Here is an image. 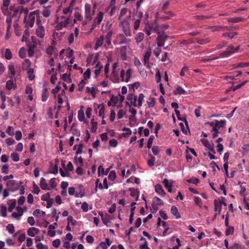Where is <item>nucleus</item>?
I'll return each mask as SVG.
<instances>
[{"instance_id": "nucleus-1", "label": "nucleus", "mask_w": 249, "mask_h": 249, "mask_svg": "<svg viewBox=\"0 0 249 249\" xmlns=\"http://www.w3.org/2000/svg\"><path fill=\"white\" fill-rule=\"evenodd\" d=\"M22 183V181H20L19 184L14 180H9L7 182L6 186L7 187L9 191L13 192L18 190L19 188L20 185Z\"/></svg>"}, {"instance_id": "nucleus-2", "label": "nucleus", "mask_w": 249, "mask_h": 249, "mask_svg": "<svg viewBox=\"0 0 249 249\" xmlns=\"http://www.w3.org/2000/svg\"><path fill=\"white\" fill-rule=\"evenodd\" d=\"M104 17V13L102 12H99L95 19L93 20V22L91 25V30H93L95 27L101 24Z\"/></svg>"}, {"instance_id": "nucleus-3", "label": "nucleus", "mask_w": 249, "mask_h": 249, "mask_svg": "<svg viewBox=\"0 0 249 249\" xmlns=\"http://www.w3.org/2000/svg\"><path fill=\"white\" fill-rule=\"evenodd\" d=\"M127 100L128 102H126V105H128L129 106L137 107V96L136 95L132 93L129 94L127 96Z\"/></svg>"}, {"instance_id": "nucleus-4", "label": "nucleus", "mask_w": 249, "mask_h": 249, "mask_svg": "<svg viewBox=\"0 0 249 249\" xmlns=\"http://www.w3.org/2000/svg\"><path fill=\"white\" fill-rule=\"evenodd\" d=\"M226 124L225 120H221V121H215V124L214 125V123L213 122H211L210 123V125L211 126H213V130H217L218 131V129L220 128H222Z\"/></svg>"}, {"instance_id": "nucleus-5", "label": "nucleus", "mask_w": 249, "mask_h": 249, "mask_svg": "<svg viewBox=\"0 0 249 249\" xmlns=\"http://www.w3.org/2000/svg\"><path fill=\"white\" fill-rule=\"evenodd\" d=\"M85 18L88 20H91L92 19V15L91 14V8L89 4L86 3L85 4Z\"/></svg>"}, {"instance_id": "nucleus-6", "label": "nucleus", "mask_w": 249, "mask_h": 249, "mask_svg": "<svg viewBox=\"0 0 249 249\" xmlns=\"http://www.w3.org/2000/svg\"><path fill=\"white\" fill-rule=\"evenodd\" d=\"M123 32L125 36H131V32L129 27V24L127 21H124L123 23Z\"/></svg>"}, {"instance_id": "nucleus-7", "label": "nucleus", "mask_w": 249, "mask_h": 249, "mask_svg": "<svg viewBox=\"0 0 249 249\" xmlns=\"http://www.w3.org/2000/svg\"><path fill=\"white\" fill-rule=\"evenodd\" d=\"M34 13L35 12H33L30 14L29 16V20L27 22L26 26H28L30 28L33 27L35 21V14Z\"/></svg>"}, {"instance_id": "nucleus-8", "label": "nucleus", "mask_w": 249, "mask_h": 249, "mask_svg": "<svg viewBox=\"0 0 249 249\" xmlns=\"http://www.w3.org/2000/svg\"><path fill=\"white\" fill-rule=\"evenodd\" d=\"M234 53L233 46L231 45L228 47L225 51L223 53H221L220 54V57H227L230 55Z\"/></svg>"}, {"instance_id": "nucleus-9", "label": "nucleus", "mask_w": 249, "mask_h": 249, "mask_svg": "<svg viewBox=\"0 0 249 249\" xmlns=\"http://www.w3.org/2000/svg\"><path fill=\"white\" fill-rule=\"evenodd\" d=\"M214 211L216 212L213 215V219L216 218L217 214L219 215L221 212V206H220V202L217 201L216 199L214 200Z\"/></svg>"}, {"instance_id": "nucleus-10", "label": "nucleus", "mask_w": 249, "mask_h": 249, "mask_svg": "<svg viewBox=\"0 0 249 249\" xmlns=\"http://www.w3.org/2000/svg\"><path fill=\"white\" fill-rule=\"evenodd\" d=\"M13 17H15L17 16V14L18 13H19V14H21L22 12H24L25 13L27 14L28 12V9L27 8L24 9L23 6H18L16 7L15 8V10L13 11Z\"/></svg>"}, {"instance_id": "nucleus-11", "label": "nucleus", "mask_w": 249, "mask_h": 249, "mask_svg": "<svg viewBox=\"0 0 249 249\" xmlns=\"http://www.w3.org/2000/svg\"><path fill=\"white\" fill-rule=\"evenodd\" d=\"M155 189L156 192L159 195H160L161 196H165V192L163 189L161 185L160 184L156 185Z\"/></svg>"}, {"instance_id": "nucleus-12", "label": "nucleus", "mask_w": 249, "mask_h": 249, "mask_svg": "<svg viewBox=\"0 0 249 249\" xmlns=\"http://www.w3.org/2000/svg\"><path fill=\"white\" fill-rule=\"evenodd\" d=\"M39 232V230L35 227L30 228L27 230V234L31 237H34L36 234Z\"/></svg>"}, {"instance_id": "nucleus-13", "label": "nucleus", "mask_w": 249, "mask_h": 249, "mask_svg": "<svg viewBox=\"0 0 249 249\" xmlns=\"http://www.w3.org/2000/svg\"><path fill=\"white\" fill-rule=\"evenodd\" d=\"M69 22L70 18H67L64 21H62L61 22H59L57 24V27L58 29L61 30L62 27H67L68 25L69 24Z\"/></svg>"}, {"instance_id": "nucleus-14", "label": "nucleus", "mask_w": 249, "mask_h": 249, "mask_svg": "<svg viewBox=\"0 0 249 249\" xmlns=\"http://www.w3.org/2000/svg\"><path fill=\"white\" fill-rule=\"evenodd\" d=\"M36 35L40 38H43L44 36V29L42 26H40L37 28Z\"/></svg>"}, {"instance_id": "nucleus-15", "label": "nucleus", "mask_w": 249, "mask_h": 249, "mask_svg": "<svg viewBox=\"0 0 249 249\" xmlns=\"http://www.w3.org/2000/svg\"><path fill=\"white\" fill-rule=\"evenodd\" d=\"M105 40L104 36H101L97 39L96 42L95 49L97 50L99 47L102 46Z\"/></svg>"}, {"instance_id": "nucleus-16", "label": "nucleus", "mask_w": 249, "mask_h": 249, "mask_svg": "<svg viewBox=\"0 0 249 249\" xmlns=\"http://www.w3.org/2000/svg\"><path fill=\"white\" fill-rule=\"evenodd\" d=\"M129 190L131 192L130 195L132 197H136L135 200L138 201L139 197V192L137 189L133 188H129Z\"/></svg>"}, {"instance_id": "nucleus-17", "label": "nucleus", "mask_w": 249, "mask_h": 249, "mask_svg": "<svg viewBox=\"0 0 249 249\" xmlns=\"http://www.w3.org/2000/svg\"><path fill=\"white\" fill-rule=\"evenodd\" d=\"M16 204V199L9 200L7 201V204L9 205L8 210L9 212H12L13 209L15 207Z\"/></svg>"}, {"instance_id": "nucleus-18", "label": "nucleus", "mask_w": 249, "mask_h": 249, "mask_svg": "<svg viewBox=\"0 0 249 249\" xmlns=\"http://www.w3.org/2000/svg\"><path fill=\"white\" fill-rule=\"evenodd\" d=\"M171 213L175 216L176 218L178 219L180 217V215L178 211V209L175 206H173L171 207Z\"/></svg>"}, {"instance_id": "nucleus-19", "label": "nucleus", "mask_w": 249, "mask_h": 249, "mask_svg": "<svg viewBox=\"0 0 249 249\" xmlns=\"http://www.w3.org/2000/svg\"><path fill=\"white\" fill-rule=\"evenodd\" d=\"M173 93L174 95L183 94L186 93V91L180 86H177Z\"/></svg>"}, {"instance_id": "nucleus-20", "label": "nucleus", "mask_w": 249, "mask_h": 249, "mask_svg": "<svg viewBox=\"0 0 249 249\" xmlns=\"http://www.w3.org/2000/svg\"><path fill=\"white\" fill-rule=\"evenodd\" d=\"M102 68L103 66L101 64V63L100 62H98L96 64L95 70L94 71L96 77L99 76Z\"/></svg>"}, {"instance_id": "nucleus-21", "label": "nucleus", "mask_w": 249, "mask_h": 249, "mask_svg": "<svg viewBox=\"0 0 249 249\" xmlns=\"http://www.w3.org/2000/svg\"><path fill=\"white\" fill-rule=\"evenodd\" d=\"M40 186L43 190H50V188L46 183V179L43 178H41L40 179Z\"/></svg>"}, {"instance_id": "nucleus-22", "label": "nucleus", "mask_w": 249, "mask_h": 249, "mask_svg": "<svg viewBox=\"0 0 249 249\" xmlns=\"http://www.w3.org/2000/svg\"><path fill=\"white\" fill-rule=\"evenodd\" d=\"M96 90L97 89L95 87L90 88L89 87H87L86 89V92L90 93L93 98H95L96 96L97 93Z\"/></svg>"}, {"instance_id": "nucleus-23", "label": "nucleus", "mask_w": 249, "mask_h": 249, "mask_svg": "<svg viewBox=\"0 0 249 249\" xmlns=\"http://www.w3.org/2000/svg\"><path fill=\"white\" fill-rule=\"evenodd\" d=\"M237 32H226L222 34V37H228L231 39L233 38L235 36L238 35Z\"/></svg>"}, {"instance_id": "nucleus-24", "label": "nucleus", "mask_w": 249, "mask_h": 249, "mask_svg": "<svg viewBox=\"0 0 249 249\" xmlns=\"http://www.w3.org/2000/svg\"><path fill=\"white\" fill-rule=\"evenodd\" d=\"M144 96V94L142 93H140L138 97L137 98L138 103H137V107L139 108H140L142 106V101L143 100Z\"/></svg>"}, {"instance_id": "nucleus-25", "label": "nucleus", "mask_w": 249, "mask_h": 249, "mask_svg": "<svg viewBox=\"0 0 249 249\" xmlns=\"http://www.w3.org/2000/svg\"><path fill=\"white\" fill-rule=\"evenodd\" d=\"M109 169H107L106 171L104 170L103 165H100L98 168V176H100V172L103 175H107L109 172Z\"/></svg>"}, {"instance_id": "nucleus-26", "label": "nucleus", "mask_w": 249, "mask_h": 249, "mask_svg": "<svg viewBox=\"0 0 249 249\" xmlns=\"http://www.w3.org/2000/svg\"><path fill=\"white\" fill-rule=\"evenodd\" d=\"M90 123L92 125L90 132L92 133L96 132L97 129V122L95 121L94 119L93 118L91 120Z\"/></svg>"}, {"instance_id": "nucleus-27", "label": "nucleus", "mask_w": 249, "mask_h": 249, "mask_svg": "<svg viewBox=\"0 0 249 249\" xmlns=\"http://www.w3.org/2000/svg\"><path fill=\"white\" fill-rule=\"evenodd\" d=\"M8 71L11 74L9 76V78L10 79H13L15 75V69L14 65H9L8 66Z\"/></svg>"}, {"instance_id": "nucleus-28", "label": "nucleus", "mask_w": 249, "mask_h": 249, "mask_svg": "<svg viewBox=\"0 0 249 249\" xmlns=\"http://www.w3.org/2000/svg\"><path fill=\"white\" fill-rule=\"evenodd\" d=\"M151 54V52L150 50L146 51L144 56V65H146L149 63V59Z\"/></svg>"}, {"instance_id": "nucleus-29", "label": "nucleus", "mask_w": 249, "mask_h": 249, "mask_svg": "<svg viewBox=\"0 0 249 249\" xmlns=\"http://www.w3.org/2000/svg\"><path fill=\"white\" fill-rule=\"evenodd\" d=\"M0 215L4 217L7 216L6 207L2 204L0 205Z\"/></svg>"}, {"instance_id": "nucleus-30", "label": "nucleus", "mask_w": 249, "mask_h": 249, "mask_svg": "<svg viewBox=\"0 0 249 249\" xmlns=\"http://www.w3.org/2000/svg\"><path fill=\"white\" fill-rule=\"evenodd\" d=\"M162 183L164 185L165 187L167 189L169 193H171L172 192V185L171 184H169L168 180L165 178L162 181Z\"/></svg>"}, {"instance_id": "nucleus-31", "label": "nucleus", "mask_w": 249, "mask_h": 249, "mask_svg": "<svg viewBox=\"0 0 249 249\" xmlns=\"http://www.w3.org/2000/svg\"><path fill=\"white\" fill-rule=\"evenodd\" d=\"M119 36L121 37V40L119 42V44H127L130 41V39H127L125 37V35L123 34H121Z\"/></svg>"}, {"instance_id": "nucleus-32", "label": "nucleus", "mask_w": 249, "mask_h": 249, "mask_svg": "<svg viewBox=\"0 0 249 249\" xmlns=\"http://www.w3.org/2000/svg\"><path fill=\"white\" fill-rule=\"evenodd\" d=\"M34 71L32 68H29L27 70V73L29 80H33L35 78V75L34 74Z\"/></svg>"}, {"instance_id": "nucleus-33", "label": "nucleus", "mask_w": 249, "mask_h": 249, "mask_svg": "<svg viewBox=\"0 0 249 249\" xmlns=\"http://www.w3.org/2000/svg\"><path fill=\"white\" fill-rule=\"evenodd\" d=\"M249 66V63L240 62L237 64L233 65V68L234 69H237L239 68L247 67Z\"/></svg>"}, {"instance_id": "nucleus-34", "label": "nucleus", "mask_w": 249, "mask_h": 249, "mask_svg": "<svg viewBox=\"0 0 249 249\" xmlns=\"http://www.w3.org/2000/svg\"><path fill=\"white\" fill-rule=\"evenodd\" d=\"M144 34L143 33H142V32H140L139 33L136 37H135V39H136V41L137 42V43H140V42H141L143 38H144Z\"/></svg>"}, {"instance_id": "nucleus-35", "label": "nucleus", "mask_w": 249, "mask_h": 249, "mask_svg": "<svg viewBox=\"0 0 249 249\" xmlns=\"http://www.w3.org/2000/svg\"><path fill=\"white\" fill-rule=\"evenodd\" d=\"M157 34H159L157 37V40H160L165 42L168 38V36L166 35L164 33L161 34H159V33H157Z\"/></svg>"}, {"instance_id": "nucleus-36", "label": "nucleus", "mask_w": 249, "mask_h": 249, "mask_svg": "<svg viewBox=\"0 0 249 249\" xmlns=\"http://www.w3.org/2000/svg\"><path fill=\"white\" fill-rule=\"evenodd\" d=\"M201 142L202 144L209 149L211 146L214 145L213 143H211L207 139H202Z\"/></svg>"}, {"instance_id": "nucleus-37", "label": "nucleus", "mask_w": 249, "mask_h": 249, "mask_svg": "<svg viewBox=\"0 0 249 249\" xmlns=\"http://www.w3.org/2000/svg\"><path fill=\"white\" fill-rule=\"evenodd\" d=\"M4 57L7 60H10L12 58V54L9 49H6L4 53Z\"/></svg>"}, {"instance_id": "nucleus-38", "label": "nucleus", "mask_w": 249, "mask_h": 249, "mask_svg": "<svg viewBox=\"0 0 249 249\" xmlns=\"http://www.w3.org/2000/svg\"><path fill=\"white\" fill-rule=\"evenodd\" d=\"M124 133H123V135L124 137H128L130 136L132 133V131L131 129L127 127H124L123 129Z\"/></svg>"}, {"instance_id": "nucleus-39", "label": "nucleus", "mask_w": 249, "mask_h": 249, "mask_svg": "<svg viewBox=\"0 0 249 249\" xmlns=\"http://www.w3.org/2000/svg\"><path fill=\"white\" fill-rule=\"evenodd\" d=\"M8 80L6 83V88L8 90H11L14 87V82L13 79Z\"/></svg>"}, {"instance_id": "nucleus-40", "label": "nucleus", "mask_w": 249, "mask_h": 249, "mask_svg": "<svg viewBox=\"0 0 249 249\" xmlns=\"http://www.w3.org/2000/svg\"><path fill=\"white\" fill-rule=\"evenodd\" d=\"M153 202L155 203H156L158 205L161 206L164 205L163 201L157 196L154 197Z\"/></svg>"}, {"instance_id": "nucleus-41", "label": "nucleus", "mask_w": 249, "mask_h": 249, "mask_svg": "<svg viewBox=\"0 0 249 249\" xmlns=\"http://www.w3.org/2000/svg\"><path fill=\"white\" fill-rule=\"evenodd\" d=\"M116 178V172L114 170L111 171L108 176V178L109 180L113 181Z\"/></svg>"}, {"instance_id": "nucleus-42", "label": "nucleus", "mask_w": 249, "mask_h": 249, "mask_svg": "<svg viewBox=\"0 0 249 249\" xmlns=\"http://www.w3.org/2000/svg\"><path fill=\"white\" fill-rule=\"evenodd\" d=\"M72 7L71 6H70L68 7L63 9V12L65 15H70L72 12Z\"/></svg>"}, {"instance_id": "nucleus-43", "label": "nucleus", "mask_w": 249, "mask_h": 249, "mask_svg": "<svg viewBox=\"0 0 249 249\" xmlns=\"http://www.w3.org/2000/svg\"><path fill=\"white\" fill-rule=\"evenodd\" d=\"M78 118L79 121L82 122L85 119V115L83 110H79L78 111Z\"/></svg>"}, {"instance_id": "nucleus-44", "label": "nucleus", "mask_w": 249, "mask_h": 249, "mask_svg": "<svg viewBox=\"0 0 249 249\" xmlns=\"http://www.w3.org/2000/svg\"><path fill=\"white\" fill-rule=\"evenodd\" d=\"M132 71L131 69H128L125 72V82H128L129 81V79L132 76Z\"/></svg>"}, {"instance_id": "nucleus-45", "label": "nucleus", "mask_w": 249, "mask_h": 249, "mask_svg": "<svg viewBox=\"0 0 249 249\" xmlns=\"http://www.w3.org/2000/svg\"><path fill=\"white\" fill-rule=\"evenodd\" d=\"M154 136L153 135H151L148 139L147 143V147L148 149H150L152 147V144L154 140Z\"/></svg>"}, {"instance_id": "nucleus-46", "label": "nucleus", "mask_w": 249, "mask_h": 249, "mask_svg": "<svg viewBox=\"0 0 249 249\" xmlns=\"http://www.w3.org/2000/svg\"><path fill=\"white\" fill-rule=\"evenodd\" d=\"M155 158L154 156L150 155V158L147 161V164L148 166L151 167L155 164Z\"/></svg>"}, {"instance_id": "nucleus-47", "label": "nucleus", "mask_w": 249, "mask_h": 249, "mask_svg": "<svg viewBox=\"0 0 249 249\" xmlns=\"http://www.w3.org/2000/svg\"><path fill=\"white\" fill-rule=\"evenodd\" d=\"M48 97V93L47 92V89H44L43 90L42 93V101L43 102L46 101Z\"/></svg>"}, {"instance_id": "nucleus-48", "label": "nucleus", "mask_w": 249, "mask_h": 249, "mask_svg": "<svg viewBox=\"0 0 249 249\" xmlns=\"http://www.w3.org/2000/svg\"><path fill=\"white\" fill-rule=\"evenodd\" d=\"M195 18L196 19H198V20H204L206 19L211 18H212V16L211 15H209V16L197 15V16H195Z\"/></svg>"}, {"instance_id": "nucleus-49", "label": "nucleus", "mask_w": 249, "mask_h": 249, "mask_svg": "<svg viewBox=\"0 0 249 249\" xmlns=\"http://www.w3.org/2000/svg\"><path fill=\"white\" fill-rule=\"evenodd\" d=\"M18 54L19 56L22 58H23L26 56V50L24 47L21 48L18 52Z\"/></svg>"}, {"instance_id": "nucleus-50", "label": "nucleus", "mask_w": 249, "mask_h": 249, "mask_svg": "<svg viewBox=\"0 0 249 249\" xmlns=\"http://www.w3.org/2000/svg\"><path fill=\"white\" fill-rule=\"evenodd\" d=\"M91 71L90 69H88L84 73L83 76L84 77V80H87L90 78Z\"/></svg>"}, {"instance_id": "nucleus-51", "label": "nucleus", "mask_w": 249, "mask_h": 249, "mask_svg": "<svg viewBox=\"0 0 249 249\" xmlns=\"http://www.w3.org/2000/svg\"><path fill=\"white\" fill-rule=\"evenodd\" d=\"M6 229L10 233H13L15 231V227L12 224H9L6 226Z\"/></svg>"}, {"instance_id": "nucleus-52", "label": "nucleus", "mask_w": 249, "mask_h": 249, "mask_svg": "<svg viewBox=\"0 0 249 249\" xmlns=\"http://www.w3.org/2000/svg\"><path fill=\"white\" fill-rule=\"evenodd\" d=\"M243 20V18L240 17L238 18H232L229 19V21L233 23H237Z\"/></svg>"}, {"instance_id": "nucleus-53", "label": "nucleus", "mask_w": 249, "mask_h": 249, "mask_svg": "<svg viewBox=\"0 0 249 249\" xmlns=\"http://www.w3.org/2000/svg\"><path fill=\"white\" fill-rule=\"evenodd\" d=\"M11 158L14 161H18L19 160V157L18 154L16 153H12L11 154Z\"/></svg>"}, {"instance_id": "nucleus-54", "label": "nucleus", "mask_w": 249, "mask_h": 249, "mask_svg": "<svg viewBox=\"0 0 249 249\" xmlns=\"http://www.w3.org/2000/svg\"><path fill=\"white\" fill-rule=\"evenodd\" d=\"M234 228L232 226L228 227V229L226 230L225 234L227 236L233 234L234 232Z\"/></svg>"}, {"instance_id": "nucleus-55", "label": "nucleus", "mask_w": 249, "mask_h": 249, "mask_svg": "<svg viewBox=\"0 0 249 249\" xmlns=\"http://www.w3.org/2000/svg\"><path fill=\"white\" fill-rule=\"evenodd\" d=\"M99 115L101 117L102 119L105 118V105L101 106V108L99 109Z\"/></svg>"}, {"instance_id": "nucleus-56", "label": "nucleus", "mask_w": 249, "mask_h": 249, "mask_svg": "<svg viewBox=\"0 0 249 249\" xmlns=\"http://www.w3.org/2000/svg\"><path fill=\"white\" fill-rule=\"evenodd\" d=\"M33 190L32 192L34 194L38 195L40 192V189L38 186L35 182L33 183Z\"/></svg>"}, {"instance_id": "nucleus-57", "label": "nucleus", "mask_w": 249, "mask_h": 249, "mask_svg": "<svg viewBox=\"0 0 249 249\" xmlns=\"http://www.w3.org/2000/svg\"><path fill=\"white\" fill-rule=\"evenodd\" d=\"M179 125L180 126L182 132L184 134L187 135V130H189L188 124H187V125H186V128H185L183 123H180Z\"/></svg>"}, {"instance_id": "nucleus-58", "label": "nucleus", "mask_w": 249, "mask_h": 249, "mask_svg": "<svg viewBox=\"0 0 249 249\" xmlns=\"http://www.w3.org/2000/svg\"><path fill=\"white\" fill-rule=\"evenodd\" d=\"M51 197V195H50V193H47L44 195H43L42 196H41V200H43V201H46L49 199H50L51 198L50 197Z\"/></svg>"}, {"instance_id": "nucleus-59", "label": "nucleus", "mask_w": 249, "mask_h": 249, "mask_svg": "<svg viewBox=\"0 0 249 249\" xmlns=\"http://www.w3.org/2000/svg\"><path fill=\"white\" fill-rule=\"evenodd\" d=\"M86 84V82L84 80H82L79 83L78 86V89L79 91H82L83 88L85 87Z\"/></svg>"}, {"instance_id": "nucleus-60", "label": "nucleus", "mask_w": 249, "mask_h": 249, "mask_svg": "<svg viewBox=\"0 0 249 249\" xmlns=\"http://www.w3.org/2000/svg\"><path fill=\"white\" fill-rule=\"evenodd\" d=\"M81 209L84 212H87L89 210V204L86 202H84L81 205Z\"/></svg>"}, {"instance_id": "nucleus-61", "label": "nucleus", "mask_w": 249, "mask_h": 249, "mask_svg": "<svg viewBox=\"0 0 249 249\" xmlns=\"http://www.w3.org/2000/svg\"><path fill=\"white\" fill-rule=\"evenodd\" d=\"M7 145L10 146L13 145L15 143V140L11 138H7L5 140Z\"/></svg>"}, {"instance_id": "nucleus-62", "label": "nucleus", "mask_w": 249, "mask_h": 249, "mask_svg": "<svg viewBox=\"0 0 249 249\" xmlns=\"http://www.w3.org/2000/svg\"><path fill=\"white\" fill-rule=\"evenodd\" d=\"M109 145L112 147H116L117 146L118 142L115 139H111L109 142Z\"/></svg>"}, {"instance_id": "nucleus-63", "label": "nucleus", "mask_w": 249, "mask_h": 249, "mask_svg": "<svg viewBox=\"0 0 249 249\" xmlns=\"http://www.w3.org/2000/svg\"><path fill=\"white\" fill-rule=\"evenodd\" d=\"M152 152L154 154V155H158V154L159 153V152H160L159 146L154 145L152 147Z\"/></svg>"}, {"instance_id": "nucleus-64", "label": "nucleus", "mask_w": 249, "mask_h": 249, "mask_svg": "<svg viewBox=\"0 0 249 249\" xmlns=\"http://www.w3.org/2000/svg\"><path fill=\"white\" fill-rule=\"evenodd\" d=\"M37 249H48V247L46 245H43L41 243H39L36 245Z\"/></svg>"}]
</instances>
